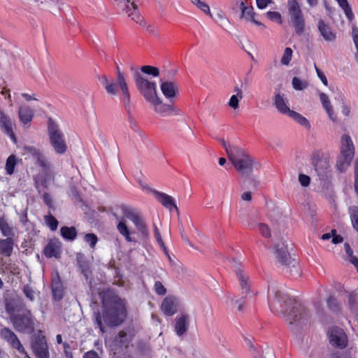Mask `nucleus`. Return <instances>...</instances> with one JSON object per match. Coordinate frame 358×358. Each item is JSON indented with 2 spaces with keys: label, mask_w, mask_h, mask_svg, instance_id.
I'll use <instances>...</instances> for the list:
<instances>
[{
  "label": "nucleus",
  "mask_w": 358,
  "mask_h": 358,
  "mask_svg": "<svg viewBox=\"0 0 358 358\" xmlns=\"http://www.w3.org/2000/svg\"><path fill=\"white\" fill-rule=\"evenodd\" d=\"M328 307L334 311H336L338 309V303L336 299L333 296H329L327 299Z\"/></svg>",
  "instance_id": "obj_60"
},
{
  "label": "nucleus",
  "mask_w": 358,
  "mask_h": 358,
  "mask_svg": "<svg viewBox=\"0 0 358 358\" xmlns=\"http://www.w3.org/2000/svg\"><path fill=\"white\" fill-rule=\"evenodd\" d=\"M34 110L27 105H22L18 108V117L20 122L25 127H29L34 118Z\"/></svg>",
  "instance_id": "obj_19"
},
{
  "label": "nucleus",
  "mask_w": 358,
  "mask_h": 358,
  "mask_svg": "<svg viewBox=\"0 0 358 358\" xmlns=\"http://www.w3.org/2000/svg\"><path fill=\"white\" fill-rule=\"evenodd\" d=\"M17 157L14 155H10L6 163V171L7 174L12 175L14 172L15 166L16 165Z\"/></svg>",
  "instance_id": "obj_44"
},
{
  "label": "nucleus",
  "mask_w": 358,
  "mask_h": 358,
  "mask_svg": "<svg viewBox=\"0 0 358 358\" xmlns=\"http://www.w3.org/2000/svg\"><path fill=\"white\" fill-rule=\"evenodd\" d=\"M23 155L34 161L42 170L49 169L50 163L39 149L34 146L27 145L23 148Z\"/></svg>",
  "instance_id": "obj_12"
},
{
  "label": "nucleus",
  "mask_w": 358,
  "mask_h": 358,
  "mask_svg": "<svg viewBox=\"0 0 358 358\" xmlns=\"http://www.w3.org/2000/svg\"><path fill=\"white\" fill-rule=\"evenodd\" d=\"M0 232L6 238H17V228L4 215L0 217Z\"/></svg>",
  "instance_id": "obj_18"
},
{
  "label": "nucleus",
  "mask_w": 358,
  "mask_h": 358,
  "mask_svg": "<svg viewBox=\"0 0 358 358\" xmlns=\"http://www.w3.org/2000/svg\"><path fill=\"white\" fill-rule=\"evenodd\" d=\"M120 99L128 115V121L129 127L132 129L136 130V120L132 115V112L134 110V106L131 100V95H128V101H124V96H121Z\"/></svg>",
  "instance_id": "obj_28"
},
{
  "label": "nucleus",
  "mask_w": 358,
  "mask_h": 358,
  "mask_svg": "<svg viewBox=\"0 0 358 358\" xmlns=\"http://www.w3.org/2000/svg\"><path fill=\"white\" fill-rule=\"evenodd\" d=\"M348 304L351 308H355L358 305V294L350 293L348 295Z\"/></svg>",
  "instance_id": "obj_58"
},
{
  "label": "nucleus",
  "mask_w": 358,
  "mask_h": 358,
  "mask_svg": "<svg viewBox=\"0 0 358 358\" xmlns=\"http://www.w3.org/2000/svg\"><path fill=\"white\" fill-rule=\"evenodd\" d=\"M192 3L196 5L199 8H200L205 13L211 15L210 8L208 5H207L205 2L201 1L200 0H196Z\"/></svg>",
  "instance_id": "obj_57"
},
{
  "label": "nucleus",
  "mask_w": 358,
  "mask_h": 358,
  "mask_svg": "<svg viewBox=\"0 0 358 358\" xmlns=\"http://www.w3.org/2000/svg\"><path fill=\"white\" fill-rule=\"evenodd\" d=\"M84 241L90 245L91 248H94L97 243L98 238L94 234L89 233L85 235Z\"/></svg>",
  "instance_id": "obj_52"
},
{
  "label": "nucleus",
  "mask_w": 358,
  "mask_h": 358,
  "mask_svg": "<svg viewBox=\"0 0 358 358\" xmlns=\"http://www.w3.org/2000/svg\"><path fill=\"white\" fill-rule=\"evenodd\" d=\"M47 225L52 231H55L58 227V221L51 214L45 216Z\"/></svg>",
  "instance_id": "obj_50"
},
{
  "label": "nucleus",
  "mask_w": 358,
  "mask_h": 358,
  "mask_svg": "<svg viewBox=\"0 0 358 358\" xmlns=\"http://www.w3.org/2000/svg\"><path fill=\"white\" fill-rule=\"evenodd\" d=\"M349 213L353 228L358 232V207L351 206Z\"/></svg>",
  "instance_id": "obj_43"
},
{
  "label": "nucleus",
  "mask_w": 358,
  "mask_h": 358,
  "mask_svg": "<svg viewBox=\"0 0 358 358\" xmlns=\"http://www.w3.org/2000/svg\"><path fill=\"white\" fill-rule=\"evenodd\" d=\"M103 317L109 326L120 324L124 318V307L122 301L113 294H104L102 298Z\"/></svg>",
  "instance_id": "obj_2"
},
{
  "label": "nucleus",
  "mask_w": 358,
  "mask_h": 358,
  "mask_svg": "<svg viewBox=\"0 0 358 358\" xmlns=\"http://www.w3.org/2000/svg\"><path fill=\"white\" fill-rule=\"evenodd\" d=\"M161 91L167 99H172L178 94V86L173 81H161Z\"/></svg>",
  "instance_id": "obj_20"
},
{
  "label": "nucleus",
  "mask_w": 358,
  "mask_h": 358,
  "mask_svg": "<svg viewBox=\"0 0 358 358\" xmlns=\"http://www.w3.org/2000/svg\"><path fill=\"white\" fill-rule=\"evenodd\" d=\"M210 16L214 21L223 29L227 30L230 27V22L222 11L217 10L214 13L213 15L211 14Z\"/></svg>",
  "instance_id": "obj_34"
},
{
  "label": "nucleus",
  "mask_w": 358,
  "mask_h": 358,
  "mask_svg": "<svg viewBox=\"0 0 358 358\" xmlns=\"http://www.w3.org/2000/svg\"><path fill=\"white\" fill-rule=\"evenodd\" d=\"M153 108V110L157 113L165 116L173 110V108L171 105L163 103L159 96L154 99L150 102Z\"/></svg>",
  "instance_id": "obj_25"
},
{
  "label": "nucleus",
  "mask_w": 358,
  "mask_h": 358,
  "mask_svg": "<svg viewBox=\"0 0 358 358\" xmlns=\"http://www.w3.org/2000/svg\"><path fill=\"white\" fill-rule=\"evenodd\" d=\"M320 101L322 103L323 108L327 113L329 118L332 121L335 122L336 120V117L334 113V110H333V108L331 105V102L329 99L328 96L326 94L321 92L320 94Z\"/></svg>",
  "instance_id": "obj_33"
},
{
  "label": "nucleus",
  "mask_w": 358,
  "mask_h": 358,
  "mask_svg": "<svg viewBox=\"0 0 358 358\" xmlns=\"http://www.w3.org/2000/svg\"><path fill=\"white\" fill-rule=\"evenodd\" d=\"M178 300L174 297H166L162 303V310L169 316L173 315L177 310Z\"/></svg>",
  "instance_id": "obj_24"
},
{
  "label": "nucleus",
  "mask_w": 358,
  "mask_h": 358,
  "mask_svg": "<svg viewBox=\"0 0 358 358\" xmlns=\"http://www.w3.org/2000/svg\"><path fill=\"white\" fill-rule=\"evenodd\" d=\"M221 143H222L223 147L224 148L229 158H231V156L230 154L231 151L232 152L234 148H241L240 147H238V146L230 145L227 144L224 140H222Z\"/></svg>",
  "instance_id": "obj_64"
},
{
  "label": "nucleus",
  "mask_w": 358,
  "mask_h": 358,
  "mask_svg": "<svg viewBox=\"0 0 358 358\" xmlns=\"http://www.w3.org/2000/svg\"><path fill=\"white\" fill-rule=\"evenodd\" d=\"M154 193L157 199L162 205L170 210L174 208L178 213V209L174 203L173 199L171 196L158 191H154Z\"/></svg>",
  "instance_id": "obj_27"
},
{
  "label": "nucleus",
  "mask_w": 358,
  "mask_h": 358,
  "mask_svg": "<svg viewBox=\"0 0 358 358\" xmlns=\"http://www.w3.org/2000/svg\"><path fill=\"white\" fill-rule=\"evenodd\" d=\"M268 292L271 295L273 294V301H269L268 304L272 310H278L276 303L283 302L285 306H292V309L288 312L287 310L282 311L287 322L290 325H302L308 321L310 314L308 310L301 303L296 302L290 298L287 294L284 293L278 288L272 287L268 288Z\"/></svg>",
  "instance_id": "obj_1"
},
{
  "label": "nucleus",
  "mask_w": 358,
  "mask_h": 358,
  "mask_svg": "<svg viewBox=\"0 0 358 358\" xmlns=\"http://www.w3.org/2000/svg\"><path fill=\"white\" fill-rule=\"evenodd\" d=\"M327 337L329 344L337 349H345L348 345V338L345 331L338 327L333 326L328 329Z\"/></svg>",
  "instance_id": "obj_10"
},
{
  "label": "nucleus",
  "mask_w": 358,
  "mask_h": 358,
  "mask_svg": "<svg viewBox=\"0 0 358 358\" xmlns=\"http://www.w3.org/2000/svg\"><path fill=\"white\" fill-rule=\"evenodd\" d=\"M141 71L142 73L148 74V75H152L155 77H157L159 75V70L158 68L152 66H143L141 68Z\"/></svg>",
  "instance_id": "obj_48"
},
{
  "label": "nucleus",
  "mask_w": 358,
  "mask_h": 358,
  "mask_svg": "<svg viewBox=\"0 0 358 358\" xmlns=\"http://www.w3.org/2000/svg\"><path fill=\"white\" fill-rule=\"evenodd\" d=\"M312 164L321 182L326 183L331 176L330 165L328 160L319 155H314L312 159Z\"/></svg>",
  "instance_id": "obj_11"
},
{
  "label": "nucleus",
  "mask_w": 358,
  "mask_h": 358,
  "mask_svg": "<svg viewBox=\"0 0 358 358\" xmlns=\"http://www.w3.org/2000/svg\"><path fill=\"white\" fill-rule=\"evenodd\" d=\"M13 124L9 116L5 114L3 111L0 110V127L3 131L7 134L14 143H16L17 140L13 129Z\"/></svg>",
  "instance_id": "obj_17"
},
{
  "label": "nucleus",
  "mask_w": 358,
  "mask_h": 358,
  "mask_svg": "<svg viewBox=\"0 0 358 358\" xmlns=\"http://www.w3.org/2000/svg\"><path fill=\"white\" fill-rule=\"evenodd\" d=\"M256 226L258 231L264 238H268L271 237V229L268 224L258 222Z\"/></svg>",
  "instance_id": "obj_42"
},
{
  "label": "nucleus",
  "mask_w": 358,
  "mask_h": 358,
  "mask_svg": "<svg viewBox=\"0 0 358 358\" xmlns=\"http://www.w3.org/2000/svg\"><path fill=\"white\" fill-rule=\"evenodd\" d=\"M299 182L301 186L308 187L310 182V178L306 174L300 173L299 175Z\"/></svg>",
  "instance_id": "obj_59"
},
{
  "label": "nucleus",
  "mask_w": 358,
  "mask_h": 358,
  "mask_svg": "<svg viewBox=\"0 0 358 358\" xmlns=\"http://www.w3.org/2000/svg\"><path fill=\"white\" fill-rule=\"evenodd\" d=\"M273 253L279 264L285 266L287 272H289L293 275H299V267L294 259H292L287 252V246L284 243H277L274 245Z\"/></svg>",
  "instance_id": "obj_7"
},
{
  "label": "nucleus",
  "mask_w": 358,
  "mask_h": 358,
  "mask_svg": "<svg viewBox=\"0 0 358 358\" xmlns=\"http://www.w3.org/2000/svg\"><path fill=\"white\" fill-rule=\"evenodd\" d=\"M288 116L292 118L301 126H303L307 129L310 128V124L309 121L305 117L298 113L297 112L292 110Z\"/></svg>",
  "instance_id": "obj_39"
},
{
  "label": "nucleus",
  "mask_w": 358,
  "mask_h": 358,
  "mask_svg": "<svg viewBox=\"0 0 358 358\" xmlns=\"http://www.w3.org/2000/svg\"><path fill=\"white\" fill-rule=\"evenodd\" d=\"M115 3L127 16L132 20L136 22L141 17L138 7L135 3L134 0H117Z\"/></svg>",
  "instance_id": "obj_14"
},
{
  "label": "nucleus",
  "mask_w": 358,
  "mask_h": 358,
  "mask_svg": "<svg viewBox=\"0 0 358 358\" xmlns=\"http://www.w3.org/2000/svg\"><path fill=\"white\" fill-rule=\"evenodd\" d=\"M23 293L26 296V297L30 301H34L36 298V292L30 287L27 285H24L22 289Z\"/></svg>",
  "instance_id": "obj_53"
},
{
  "label": "nucleus",
  "mask_w": 358,
  "mask_h": 358,
  "mask_svg": "<svg viewBox=\"0 0 358 358\" xmlns=\"http://www.w3.org/2000/svg\"><path fill=\"white\" fill-rule=\"evenodd\" d=\"M154 234H155V237L157 243L160 245V247L163 249L164 252L167 255V256L169 257V259L171 260V257L169 256V255L168 253V250H167V249H166V246L164 245V241L162 240V238L161 236L159 230L158 229L157 227L155 224H154Z\"/></svg>",
  "instance_id": "obj_47"
},
{
  "label": "nucleus",
  "mask_w": 358,
  "mask_h": 358,
  "mask_svg": "<svg viewBox=\"0 0 358 358\" xmlns=\"http://www.w3.org/2000/svg\"><path fill=\"white\" fill-rule=\"evenodd\" d=\"M155 292L159 295H164L166 292V289L159 281H157L155 283Z\"/></svg>",
  "instance_id": "obj_61"
},
{
  "label": "nucleus",
  "mask_w": 358,
  "mask_h": 358,
  "mask_svg": "<svg viewBox=\"0 0 358 358\" xmlns=\"http://www.w3.org/2000/svg\"><path fill=\"white\" fill-rule=\"evenodd\" d=\"M133 223L135 225L136 229L143 236L147 237L148 236V229L144 220L141 217H140Z\"/></svg>",
  "instance_id": "obj_41"
},
{
  "label": "nucleus",
  "mask_w": 358,
  "mask_h": 358,
  "mask_svg": "<svg viewBox=\"0 0 358 358\" xmlns=\"http://www.w3.org/2000/svg\"><path fill=\"white\" fill-rule=\"evenodd\" d=\"M52 292L53 298L57 301L62 299L64 296L63 285L58 275L52 280Z\"/></svg>",
  "instance_id": "obj_31"
},
{
  "label": "nucleus",
  "mask_w": 358,
  "mask_h": 358,
  "mask_svg": "<svg viewBox=\"0 0 358 358\" xmlns=\"http://www.w3.org/2000/svg\"><path fill=\"white\" fill-rule=\"evenodd\" d=\"M32 350L38 358H49V352L45 337L38 335L31 343Z\"/></svg>",
  "instance_id": "obj_16"
},
{
  "label": "nucleus",
  "mask_w": 358,
  "mask_h": 358,
  "mask_svg": "<svg viewBox=\"0 0 358 358\" xmlns=\"http://www.w3.org/2000/svg\"><path fill=\"white\" fill-rule=\"evenodd\" d=\"M288 7L291 20L303 17L301 10L296 0H288Z\"/></svg>",
  "instance_id": "obj_32"
},
{
  "label": "nucleus",
  "mask_w": 358,
  "mask_h": 358,
  "mask_svg": "<svg viewBox=\"0 0 358 358\" xmlns=\"http://www.w3.org/2000/svg\"><path fill=\"white\" fill-rule=\"evenodd\" d=\"M49 1H40V0H34V6L38 8L39 10H47L49 6Z\"/></svg>",
  "instance_id": "obj_62"
},
{
  "label": "nucleus",
  "mask_w": 358,
  "mask_h": 358,
  "mask_svg": "<svg viewBox=\"0 0 358 358\" xmlns=\"http://www.w3.org/2000/svg\"><path fill=\"white\" fill-rule=\"evenodd\" d=\"M114 343L120 347L126 345L128 343L127 334L123 331H120L115 338Z\"/></svg>",
  "instance_id": "obj_49"
},
{
  "label": "nucleus",
  "mask_w": 358,
  "mask_h": 358,
  "mask_svg": "<svg viewBox=\"0 0 358 358\" xmlns=\"http://www.w3.org/2000/svg\"><path fill=\"white\" fill-rule=\"evenodd\" d=\"M267 17L273 22H276L278 24H282L281 15L278 12L268 11L266 13Z\"/></svg>",
  "instance_id": "obj_55"
},
{
  "label": "nucleus",
  "mask_w": 358,
  "mask_h": 358,
  "mask_svg": "<svg viewBox=\"0 0 358 358\" xmlns=\"http://www.w3.org/2000/svg\"><path fill=\"white\" fill-rule=\"evenodd\" d=\"M292 85L296 90H303L308 87V83L297 77H294L292 79Z\"/></svg>",
  "instance_id": "obj_51"
},
{
  "label": "nucleus",
  "mask_w": 358,
  "mask_h": 358,
  "mask_svg": "<svg viewBox=\"0 0 358 358\" xmlns=\"http://www.w3.org/2000/svg\"><path fill=\"white\" fill-rule=\"evenodd\" d=\"M48 133L50 144L55 152L59 155L64 154L67 150L64 136L58 124L52 118L48 120Z\"/></svg>",
  "instance_id": "obj_6"
},
{
  "label": "nucleus",
  "mask_w": 358,
  "mask_h": 358,
  "mask_svg": "<svg viewBox=\"0 0 358 358\" xmlns=\"http://www.w3.org/2000/svg\"><path fill=\"white\" fill-rule=\"evenodd\" d=\"M142 27L145 29V30L149 33L150 34L157 36L159 33L157 28L152 24L148 23L143 17H140L137 21Z\"/></svg>",
  "instance_id": "obj_40"
},
{
  "label": "nucleus",
  "mask_w": 358,
  "mask_h": 358,
  "mask_svg": "<svg viewBox=\"0 0 358 358\" xmlns=\"http://www.w3.org/2000/svg\"><path fill=\"white\" fill-rule=\"evenodd\" d=\"M291 22H292L294 27L296 34L299 36H301L303 33L305 29V22L303 17L291 20Z\"/></svg>",
  "instance_id": "obj_45"
},
{
  "label": "nucleus",
  "mask_w": 358,
  "mask_h": 358,
  "mask_svg": "<svg viewBox=\"0 0 358 358\" xmlns=\"http://www.w3.org/2000/svg\"><path fill=\"white\" fill-rule=\"evenodd\" d=\"M231 264L242 290V298L234 300V304L237 306L238 310L241 311L243 310V299L245 298L247 294L250 292V278L248 273H247L243 268L242 264L239 261L235 259H231Z\"/></svg>",
  "instance_id": "obj_5"
},
{
  "label": "nucleus",
  "mask_w": 358,
  "mask_h": 358,
  "mask_svg": "<svg viewBox=\"0 0 358 358\" xmlns=\"http://www.w3.org/2000/svg\"><path fill=\"white\" fill-rule=\"evenodd\" d=\"M230 154L231 155L229 158L231 162L236 171L244 177L249 176L252 173L253 168L259 165V163L241 148H234Z\"/></svg>",
  "instance_id": "obj_4"
},
{
  "label": "nucleus",
  "mask_w": 358,
  "mask_h": 358,
  "mask_svg": "<svg viewBox=\"0 0 358 358\" xmlns=\"http://www.w3.org/2000/svg\"><path fill=\"white\" fill-rule=\"evenodd\" d=\"M355 148L350 136L348 134H343L341 137V155L354 157Z\"/></svg>",
  "instance_id": "obj_23"
},
{
  "label": "nucleus",
  "mask_w": 358,
  "mask_h": 358,
  "mask_svg": "<svg viewBox=\"0 0 358 358\" xmlns=\"http://www.w3.org/2000/svg\"><path fill=\"white\" fill-rule=\"evenodd\" d=\"M274 106L279 113L283 115H289L292 111L287 106V100L284 94L276 93L274 96Z\"/></svg>",
  "instance_id": "obj_21"
},
{
  "label": "nucleus",
  "mask_w": 358,
  "mask_h": 358,
  "mask_svg": "<svg viewBox=\"0 0 358 358\" xmlns=\"http://www.w3.org/2000/svg\"><path fill=\"white\" fill-rule=\"evenodd\" d=\"M317 28L321 36L326 41L332 42L336 39V34L332 32L330 27L322 20L318 21Z\"/></svg>",
  "instance_id": "obj_29"
},
{
  "label": "nucleus",
  "mask_w": 358,
  "mask_h": 358,
  "mask_svg": "<svg viewBox=\"0 0 358 358\" xmlns=\"http://www.w3.org/2000/svg\"><path fill=\"white\" fill-rule=\"evenodd\" d=\"M187 315H182L176 323L175 331L178 336H182L187 330Z\"/></svg>",
  "instance_id": "obj_35"
},
{
  "label": "nucleus",
  "mask_w": 358,
  "mask_h": 358,
  "mask_svg": "<svg viewBox=\"0 0 358 358\" xmlns=\"http://www.w3.org/2000/svg\"><path fill=\"white\" fill-rule=\"evenodd\" d=\"M117 229L119 231V233L125 238L127 241H133V238L131 236V231H129L126 224L124 218H121V220L117 224Z\"/></svg>",
  "instance_id": "obj_36"
},
{
  "label": "nucleus",
  "mask_w": 358,
  "mask_h": 358,
  "mask_svg": "<svg viewBox=\"0 0 358 358\" xmlns=\"http://www.w3.org/2000/svg\"><path fill=\"white\" fill-rule=\"evenodd\" d=\"M62 236L68 241H73L77 236V231L73 227H62L60 229Z\"/></svg>",
  "instance_id": "obj_37"
},
{
  "label": "nucleus",
  "mask_w": 358,
  "mask_h": 358,
  "mask_svg": "<svg viewBox=\"0 0 358 358\" xmlns=\"http://www.w3.org/2000/svg\"><path fill=\"white\" fill-rule=\"evenodd\" d=\"M134 82L138 90L145 99L150 102L158 96L157 85L155 82L148 80L141 73L136 71L134 76Z\"/></svg>",
  "instance_id": "obj_9"
},
{
  "label": "nucleus",
  "mask_w": 358,
  "mask_h": 358,
  "mask_svg": "<svg viewBox=\"0 0 358 358\" xmlns=\"http://www.w3.org/2000/svg\"><path fill=\"white\" fill-rule=\"evenodd\" d=\"M10 321L18 332L31 334L35 329L34 317L29 310L25 309L22 313L13 314Z\"/></svg>",
  "instance_id": "obj_8"
},
{
  "label": "nucleus",
  "mask_w": 358,
  "mask_h": 358,
  "mask_svg": "<svg viewBox=\"0 0 358 358\" xmlns=\"http://www.w3.org/2000/svg\"><path fill=\"white\" fill-rule=\"evenodd\" d=\"M292 50L290 48H286L280 60L282 64L288 65L292 59Z\"/></svg>",
  "instance_id": "obj_54"
},
{
  "label": "nucleus",
  "mask_w": 358,
  "mask_h": 358,
  "mask_svg": "<svg viewBox=\"0 0 358 358\" xmlns=\"http://www.w3.org/2000/svg\"><path fill=\"white\" fill-rule=\"evenodd\" d=\"M240 8L241 9V17L245 19L248 21L252 22L257 25L265 27L264 24L255 19V13L253 12L252 6H246L244 2L241 1L240 3Z\"/></svg>",
  "instance_id": "obj_30"
},
{
  "label": "nucleus",
  "mask_w": 358,
  "mask_h": 358,
  "mask_svg": "<svg viewBox=\"0 0 358 358\" xmlns=\"http://www.w3.org/2000/svg\"><path fill=\"white\" fill-rule=\"evenodd\" d=\"M42 173L38 174L34 177L36 188L38 192H41V187L47 188L55 179V173L50 164L49 169L42 170Z\"/></svg>",
  "instance_id": "obj_15"
},
{
  "label": "nucleus",
  "mask_w": 358,
  "mask_h": 358,
  "mask_svg": "<svg viewBox=\"0 0 358 358\" xmlns=\"http://www.w3.org/2000/svg\"><path fill=\"white\" fill-rule=\"evenodd\" d=\"M62 243L57 239L51 240L44 248V255L48 257H58L61 252Z\"/></svg>",
  "instance_id": "obj_22"
},
{
  "label": "nucleus",
  "mask_w": 358,
  "mask_h": 358,
  "mask_svg": "<svg viewBox=\"0 0 358 358\" xmlns=\"http://www.w3.org/2000/svg\"><path fill=\"white\" fill-rule=\"evenodd\" d=\"M242 99L243 97L237 96L236 95H232L228 103L229 106L234 110L238 109L239 107V101Z\"/></svg>",
  "instance_id": "obj_56"
},
{
  "label": "nucleus",
  "mask_w": 358,
  "mask_h": 358,
  "mask_svg": "<svg viewBox=\"0 0 358 358\" xmlns=\"http://www.w3.org/2000/svg\"><path fill=\"white\" fill-rule=\"evenodd\" d=\"M0 336L3 340L8 343L13 348L16 349L20 354L24 355V357L29 358L17 335L11 329L8 327L2 328L0 331Z\"/></svg>",
  "instance_id": "obj_13"
},
{
  "label": "nucleus",
  "mask_w": 358,
  "mask_h": 358,
  "mask_svg": "<svg viewBox=\"0 0 358 358\" xmlns=\"http://www.w3.org/2000/svg\"><path fill=\"white\" fill-rule=\"evenodd\" d=\"M16 238H0V255L5 257H10L15 243Z\"/></svg>",
  "instance_id": "obj_26"
},
{
  "label": "nucleus",
  "mask_w": 358,
  "mask_h": 358,
  "mask_svg": "<svg viewBox=\"0 0 358 358\" xmlns=\"http://www.w3.org/2000/svg\"><path fill=\"white\" fill-rule=\"evenodd\" d=\"M353 157L341 155L336 163V167L340 172H344L350 166Z\"/></svg>",
  "instance_id": "obj_38"
},
{
  "label": "nucleus",
  "mask_w": 358,
  "mask_h": 358,
  "mask_svg": "<svg viewBox=\"0 0 358 358\" xmlns=\"http://www.w3.org/2000/svg\"><path fill=\"white\" fill-rule=\"evenodd\" d=\"M117 77L116 81L113 79H108L106 75H102L99 77V80L103 86L107 94L113 97L118 94V88L120 90L121 96H124V101H128V95H131L127 83L126 81L124 73L120 71V68L117 66Z\"/></svg>",
  "instance_id": "obj_3"
},
{
  "label": "nucleus",
  "mask_w": 358,
  "mask_h": 358,
  "mask_svg": "<svg viewBox=\"0 0 358 358\" xmlns=\"http://www.w3.org/2000/svg\"><path fill=\"white\" fill-rule=\"evenodd\" d=\"M94 324L99 327L101 333L105 332V329L101 322V315L99 312L96 313Z\"/></svg>",
  "instance_id": "obj_63"
},
{
  "label": "nucleus",
  "mask_w": 358,
  "mask_h": 358,
  "mask_svg": "<svg viewBox=\"0 0 358 358\" xmlns=\"http://www.w3.org/2000/svg\"><path fill=\"white\" fill-rule=\"evenodd\" d=\"M124 215L130 220L132 222L136 221L137 219H138L141 216L139 215L138 213L132 208H124L122 209Z\"/></svg>",
  "instance_id": "obj_46"
}]
</instances>
